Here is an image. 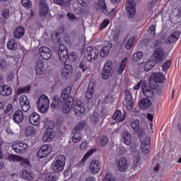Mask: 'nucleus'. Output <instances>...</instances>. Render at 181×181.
<instances>
[{
    "mask_svg": "<svg viewBox=\"0 0 181 181\" xmlns=\"http://www.w3.org/2000/svg\"><path fill=\"white\" fill-rule=\"evenodd\" d=\"M19 104L24 112H28L30 110V102L26 95H23L20 97Z\"/></svg>",
    "mask_w": 181,
    "mask_h": 181,
    "instance_id": "obj_8",
    "label": "nucleus"
},
{
    "mask_svg": "<svg viewBox=\"0 0 181 181\" xmlns=\"http://www.w3.org/2000/svg\"><path fill=\"white\" fill-rule=\"evenodd\" d=\"M134 42H135V37H132L127 42L125 47L127 50L131 49L132 46H134Z\"/></svg>",
    "mask_w": 181,
    "mask_h": 181,
    "instance_id": "obj_48",
    "label": "nucleus"
},
{
    "mask_svg": "<svg viewBox=\"0 0 181 181\" xmlns=\"http://www.w3.org/2000/svg\"><path fill=\"white\" fill-rule=\"evenodd\" d=\"M126 11H127L129 18H134L136 11L135 1L134 0H127L126 4Z\"/></svg>",
    "mask_w": 181,
    "mask_h": 181,
    "instance_id": "obj_11",
    "label": "nucleus"
},
{
    "mask_svg": "<svg viewBox=\"0 0 181 181\" xmlns=\"http://www.w3.org/2000/svg\"><path fill=\"white\" fill-rule=\"evenodd\" d=\"M153 62L163 63L165 60V49L162 47L157 48L153 53Z\"/></svg>",
    "mask_w": 181,
    "mask_h": 181,
    "instance_id": "obj_6",
    "label": "nucleus"
},
{
    "mask_svg": "<svg viewBox=\"0 0 181 181\" xmlns=\"http://www.w3.org/2000/svg\"><path fill=\"white\" fill-rule=\"evenodd\" d=\"M83 135L78 132L74 131V136H72V141L74 144H77V142H80L81 141Z\"/></svg>",
    "mask_w": 181,
    "mask_h": 181,
    "instance_id": "obj_41",
    "label": "nucleus"
},
{
    "mask_svg": "<svg viewBox=\"0 0 181 181\" xmlns=\"http://www.w3.org/2000/svg\"><path fill=\"white\" fill-rule=\"evenodd\" d=\"M54 4L57 5H60L61 6H66V4H70L71 0H53Z\"/></svg>",
    "mask_w": 181,
    "mask_h": 181,
    "instance_id": "obj_47",
    "label": "nucleus"
},
{
    "mask_svg": "<svg viewBox=\"0 0 181 181\" xmlns=\"http://www.w3.org/2000/svg\"><path fill=\"white\" fill-rule=\"evenodd\" d=\"M0 94L4 97H8L12 94V88L8 85H4L0 86Z\"/></svg>",
    "mask_w": 181,
    "mask_h": 181,
    "instance_id": "obj_23",
    "label": "nucleus"
},
{
    "mask_svg": "<svg viewBox=\"0 0 181 181\" xmlns=\"http://www.w3.org/2000/svg\"><path fill=\"white\" fill-rule=\"evenodd\" d=\"M23 118H24L23 112H22V110H16L14 112L13 116V120L16 124H19V122H22V121H23Z\"/></svg>",
    "mask_w": 181,
    "mask_h": 181,
    "instance_id": "obj_24",
    "label": "nucleus"
},
{
    "mask_svg": "<svg viewBox=\"0 0 181 181\" xmlns=\"http://www.w3.org/2000/svg\"><path fill=\"white\" fill-rule=\"evenodd\" d=\"M112 47V45L111 44L107 45V46L103 47V49L100 50V57H107Z\"/></svg>",
    "mask_w": 181,
    "mask_h": 181,
    "instance_id": "obj_36",
    "label": "nucleus"
},
{
    "mask_svg": "<svg viewBox=\"0 0 181 181\" xmlns=\"http://www.w3.org/2000/svg\"><path fill=\"white\" fill-rule=\"evenodd\" d=\"M74 112L76 115L80 117L81 114H84L86 112V108L81 102H77L76 105L74 107Z\"/></svg>",
    "mask_w": 181,
    "mask_h": 181,
    "instance_id": "obj_25",
    "label": "nucleus"
},
{
    "mask_svg": "<svg viewBox=\"0 0 181 181\" xmlns=\"http://www.w3.org/2000/svg\"><path fill=\"white\" fill-rule=\"evenodd\" d=\"M156 27L155 26V25L150 26L148 28L149 33H151V35H155V30H156Z\"/></svg>",
    "mask_w": 181,
    "mask_h": 181,
    "instance_id": "obj_62",
    "label": "nucleus"
},
{
    "mask_svg": "<svg viewBox=\"0 0 181 181\" xmlns=\"http://www.w3.org/2000/svg\"><path fill=\"white\" fill-rule=\"evenodd\" d=\"M179 37H180V32L175 31L168 37V42L170 44L174 43V42H176Z\"/></svg>",
    "mask_w": 181,
    "mask_h": 181,
    "instance_id": "obj_37",
    "label": "nucleus"
},
{
    "mask_svg": "<svg viewBox=\"0 0 181 181\" xmlns=\"http://www.w3.org/2000/svg\"><path fill=\"white\" fill-rule=\"evenodd\" d=\"M98 119H100V115L98 112H94L90 117L91 122L95 125H97V122H98Z\"/></svg>",
    "mask_w": 181,
    "mask_h": 181,
    "instance_id": "obj_43",
    "label": "nucleus"
},
{
    "mask_svg": "<svg viewBox=\"0 0 181 181\" xmlns=\"http://www.w3.org/2000/svg\"><path fill=\"white\" fill-rule=\"evenodd\" d=\"M30 122L32 125L37 126L40 122V116L37 112H33L30 116Z\"/></svg>",
    "mask_w": 181,
    "mask_h": 181,
    "instance_id": "obj_26",
    "label": "nucleus"
},
{
    "mask_svg": "<svg viewBox=\"0 0 181 181\" xmlns=\"http://www.w3.org/2000/svg\"><path fill=\"white\" fill-rule=\"evenodd\" d=\"M12 149L16 153H25L26 149H28V145L22 142L16 143L12 145Z\"/></svg>",
    "mask_w": 181,
    "mask_h": 181,
    "instance_id": "obj_14",
    "label": "nucleus"
},
{
    "mask_svg": "<svg viewBox=\"0 0 181 181\" xmlns=\"http://www.w3.org/2000/svg\"><path fill=\"white\" fill-rule=\"evenodd\" d=\"M21 177L23 179H25V180H33V177L35 176V174H33V172H31L30 170H24L21 172Z\"/></svg>",
    "mask_w": 181,
    "mask_h": 181,
    "instance_id": "obj_28",
    "label": "nucleus"
},
{
    "mask_svg": "<svg viewBox=\"0 0 181 181\" xmlns=\"http://www.w3.org/2000/svg\"><path fill=\"white\" fill-rule=\"evenodd\" d=\"M100 144L102 146H105L108 144V137L107 136H103L100 138Z\"/></svg>",
    "mask_w": 181,
    "mask_h": 181,
    "instance_id": "obj_58",
    "label": "nucleus"
},
{
    "mask_svg": "<svg viewBox=\"0 0 181 181\" xmlns=\"http://www.w3.org/2000/svg\"><path fill=\"white\" fill-rule=\"evenodd\" d=\"M112 69V62L111 61H107L104 66V68L102 71V78L103 80H107L108 77H110V74H111V70Z\"/></svg>",
    "mask_w": 181,
    "mask_h": 181,
    "instance_id": "obj_13",
    "label": "nucleus"
},
{
    "mask_svg": "<svg viewBox=\"0 0 181 181\" xmlns=\"http://www.w3.org/2000/svg\"><path fill=\"white\" fill-rule=\"evenodd\" d=\"M52 153V146L47 144V145H43L40 149L37 152V156L40 159L43 158H46L47 155H50Z\"/></svg>",
    "mask_w": 181,
    "mask_h": 181,
    "instance_id": "obj_9",
    "label": "nucleus"
},
{
    "mask_svg": "<svg viewBox=\"0 0 181 181\" xmlns=\"http://www.w3.org/2000/svg\"><path fill=\"white\" fill-rule=\"evenodd\" d=\"M39 52L40 57L44 60H49L52 57V50L47 47H41Z\"/></svg>",
    "mask_w": 181,
    "mask_h": 181,
    "instance_id": "obj_15",
    "label": "nucleus"
},
{
    "mask_svg": "<svg viewBox=\"0 0 181 181\" xmlns=\"http://www.w3.org/2000/svg\"><path fill=\"white\" fill-rule=\"evenodd\" d=\"M131 127L134 132H138L139 130V120H134L131 122Z\"/></svg>",
    "mask_w": 181,
    "mask_h": 181,
    "instance_id": "obj_44",
    "label": "nucleus"
},
{
    "mask_svg": "<svg viewBox=\"0 0 181 181\" xmlns=\"http://www.w3.org/2000/svg\"><path fill=\"white\" fill-rule=\"evenodd\" d=\"M56 133L53 129H48L44 134L42 137L43 142H52V140L54 139Z\"/></svg>",
    "mask_w": 181,
    "mask_h": 181,
    "instance_id": "obj_16",
    "label": "nucleus"
},
{
    "mask_svg": "<svg viewBox=\"0 0 181 181\" xmlns=\"http://www.w3.org/2000/svg\"><path fill=\"white\" fill-rule=\"evenodd\" d=\"M40 6V16L43 18L47 15L49 12V6L47 5V0H40L39 1Z\"/></svg>",
    "mask_w": 181,
    "mask_h": 181,
    "instance_id": "obj_12",
    "label": "nucleus"
},
{
    "mask_svg": "<svg viewBox=\"0 0 181 181\" xmlns=\"http://www.w3.org/2000/svg\"><path fill=\"white\" fill-rule=\"evenodd\" d=\"M61 107H62V111L64 114L70 112V110H71V105L68 104L67 102L62 103Z\"/></svg>",
    "mask_w": 181,
    "mask_h": 181,
    "instance_id": "obj_42",
    "label": "nucleus"
},
{
    "mask_svg": "<svg viewBox=\"0 0 181 181\" xmlns=\"http://www.w3.org/2000/svg\"><path fill=\"white\" fill-rule=\"evenodd\" d=\"M128 63V58L125 57L124 59L122 60L119 65V68L117 69V73L119 74H122L124 73V70L127 68V64Z\"/></svg>",
    "mask_w": 181,
    "mask_h": 181,
    "instance_id": "obj_32",
    "label": "nucleus"
},
{
    "mask_svg": "<svg viewBox=\"0 0 181 181\" xmlns=\"http://www.w3.org/2000/svg\"><path fill=\"white\" fill-rule=\"evenodd\" d=\"M100 54V51L92 47H88L83 51V57L87 62H93V60H97L98 59V55Z\"/></svg>",
    "mask_w": 181,
    "mask_h": 181,
    "instance_id": "obj_4",
    "label": "nucleus"
},
{
    "mask_svg": "<svg viewBox=\"0 0 181 181\" xmlns=\"http://www.w3.org/2000/svg\"><path fill=\"white\" fill-rule=\"evenodd\" d=\"M117 169L119 172H125L128 169V160L125 158H120L117 162Z\"/></svg>",
    "mask_w": 181,
    "mask_h": 181,
    "instance_id": "obj_20",
    "label": "nucleus"
},
{
    "mask_svg": "<svg viewBox=\"0 0 181 181\" xmlns=\"http://www.w3.org/2000/svg\"><path fill=\"white\" fill-rule=\"evenodd\" d=\"M132 173H134V175H136L139 173V166L138 165H134L133 168L131 169Z\"/></svg>",
    "mask_w": 181,
    "mask_h": 181,
    "instance_id": "obj_60",
    "label": "nucleus"
},
{
    "mask_svg": "<svg viewBox=\"0 0 181 181\" xmlns=\"http://www.w3.org/2000/svg\"><path fill=\"white\" fill-rule=\"evenodd\" d=\"M123 141L125 145L129 146L131 145V142L132 141V136H131V134L127 131L123 132Z\"/></svg>",
    "mask_w": 181,
    "mask_h": 181,
    "instance_id": "obj_35",
    "label": "nucleus"
},
{
    "mask_svg": "<svg viewBox=\"0 0 181 181\" xmlns=\"http://www.w3.org/2000/svg\"><path fill=\"white\" fill-rule=\"evenodd\" d=\"M66 16H68L69 19H71V21H75V19L77 20V17H76V16H74V14H71L70 13H68L66 14Z\"/></svg>",
    "mask_w": 181,
    "mask_h": 181,
    "instance_id": "obj_64",
    "label": "nucleus"
},
{
    "mask_svg": "<svg viewBox=\"0 0 181 181\" xmlns=\"http://www.w3.org/2000/svg\"><path fill=\"white\" fill-rule=\"evenodd\" d=\"M139 106L144 110H148L152 107V102L149 100V98H144L140 101Z\"/></svg>",
    "mask_w": 181,
    "mask_h": 181,
    "instance_id": "obj_29",
    "label": "nucleus"
},
{
    "mask_svg": "<svg viewBox=\"0 0 181 181\" xmlns=\"http://www.w3.org/2000/svg\"><path fill=\"white\" fill-rule=\"evenodd\" d=\"M103 181H115V177L111 173H107L104 177Z\"/></svg>",
    "mask_w": 181,
    "mask_h": 181,
    "instance_id": "obj_54",
    "label": "nucleus"
},
{
    "mask_svg": "<svg viewBox=\"0 0 181 181\" xmlns=\"http://www.w3.org/2000/svg\"><path fill=\"white\" fill-rule=\"evenodd\" d=\"M87 145H88V143H87V141H82L79 146L81 151H84L87 149Z\"/></svg>",
    "mask_w": 181,
    "mask_h": 181,
    "instance_id": "obj_59",
    "label": "nucleus"
},
{
    "mask_svg": "<svg viewBox=\"0 0 181 181\" xmlns=\"http://www.w3.org/2000/svg\"><path fill=\"white\" fill-rule=\"evenodd\" d=\"M165 81V76L163 74L158 72H153L151 74V76L149 77L148 83L150 86H153V84H156V83H163Z\"/></svg>",
    "mask_w": 181,
    "mask_h": 181,
    "instance_id": "obj_7",
    "label": "nucleus"
},
{
    "mask_svg": "<svg viewBox=\"0 0 181 181\" xmlns=\"http://www.w3.org/2000/svg\"><path fill=\"white\" fill-rule=\"evenodd\" d=\"M44 70L45 63L40 60L37 61L35 64L36 74H37L38 76H42V74L43 73Z\"/></svg>",
    "mask_w": 181,
    "mask_h": 181,
    "instance_id": "obj_27",
    "label": "nucleus"
},
{
    "mask_svg": "<svg viewBox=\"0 0 181 181\" xmlns=\"http://www.w3.org/2000/svg\"><path fill=\"white\" fill-rule=\"evenodd\" d=\"M21 4L24 8H27L28 9H30L33 6L31 0H22Z\"/></svg>",
    "mask_w": 181,
    "mask_h": 181,
    "instance_id": "obj_51",
    "label": "nucleus"
},
{
    "mask_svg": "<svg viewBox=\"0 0 181 181\" xmlns=\"http://www.w3.org/2000/svg\"><path fill=\"white\" fill-rule=\"evenodd\" d=\"M90 172L93 175H97V173H98L101 169V165L100 164V162H98L97 160H92L90 162Z\"/></svg>",
    "mask_w": 181,
    "mask_h": 181,
    "instance_id": "obj_19",
    "label": "nucleus"
},
{
    "mask_svg": "<svg viewBox=\"0 0 181 181\" xmlns=\"http://www.w3.org/2000/svg\"><path fill=\"white\" fill-rule=\"evenodd\" d=\"M125 100L127 102V107L129 111L132 110L134 108V99H132V93L129 90H126Z\"/></svg>",
    "mask_w": 181,
    "mask_h": 181,
    "instance_id": "obj_18",
    "label": "nucleus"
},
{
    "mask_svg": "<svg viewBox=\"0 0 181 181\" xmlns=\"http://www.w3.org/2000/svg\"><path fill=\"white\" fill-rule=\"evenodd\" d=\"M8 160L9 162H19L21 160V156L15 155V154H11L8 158Z\"/></svg>",
    "mask_w": 181,
    "mask_h": 181,
    "instance_id": "obj_46",
    "label": "nucleus"
},
{
    "mask_svg": "<svg viewBox=\"0 0 181 181\" xmlns=\"http://www.w3.org/2000/svg\"><path fill=\"white\" fill-rule=\"evenodd\" d=\"M18 162H21V166H30V162L28 158H24L23 157H21V159Z\"/></svg>",
    "mask_w": 181,
    "mask_h": 181,
    "instance_id": "obj_53",
    "label": "nucleus"
},
{
    "mask_svg": "<svg viewBox=\"0 0 181 181\" xmlns=\"http://www.w3.org/2000/svg\"><path fill=\"white\" fill-rule=\"evenodd\" d=\"M141 90L143 94L147 97V98H152V97H153V89L152 88V85L143 83L141 84Z\"/></svg>",
    "mask_w": 181,
    "mask_h": 181,
    "instance_id": "obj_10",
    "label": "nucleus"
},
{
    "mask_svg": "<svg viewBox=\"0 0 181 181\" xmlns=\"http://www.w3.org/2000/svg\"><path fill=\"white\" fill-rule=\"evenodd\" d=\"M35 132H36V129H35V127H28L25 131L27 136H31Z\"/></svg>",
    "mask_w": 181,
    "mask_h": 181,
    "instance_id": "obj_55",
    "label": "nucleus"
},
{
    "mask_svg": "<svg viewBox=\"0 0 181 181\" xmlns=\"http://www.w3.org/2000/svg\"><path fill=\"white\" fill-rule=\"evenodd\" d=\"M79 69H81L83 73H84V71H86V70L90 69V62L87 61V59L84 58V59H82L79 63Z\"/></svg>",
    "mask_w": 181,
    "mask_h": 181,
    "instance_id": "obj_34",
    "label": "nucleus"
},
{
    "mask_svg": "<svg viewBox=\"0 0 181 181\" xmlns=\"http://www.w3.org/2000/svg\"><path fill=\"white\" fill-rule=\"evenodd\" d=\"M141 151L143 153H149L151 152V137H146L141 143Z\"/></svg>",
    "mask_w": 181,
    "mask_h": 181,
    "instance_id": "obj_17",
    "label": "nucleus"
},
{
    "mask_svg": "<svg viewBox=\"0 0 181 181\" xmlns=\"http://www.w3.org/2000/svg\"><path fill=\"white\" fill-rule=\"evenodd\" d=\"M45 181H57V177L54 174H47Z\"/></svg>",
    "mask_w": 181,
    "mask_h": 181,
    "instance_id": "obj_57",
    "label": "nucleus"
},
{
    "mask_svg": "<svg viewBox=\"0 0 181 181\" xmlns=\"http://www.w3.org/2000/svg\"><path fill=\"white\" fill-rule=\"evenodd\" d=\"M58 56L59 60L63 63L67 62V59L70 62H76L77 59V54L76 52H71L69 55V51L67 50V47L64 45H60L59 47Z\"/></svg>",
    "mask_w": 181,
    "mask_h": 181,
    "instance_id": "obj_1",
    "label": "nucleus"
},
{
    "mask_svg": "<svg viewBox=\"0 0 181 181\" xmlns=\"http://www.w3.org/2000/svg\"><path fill=\"white\" fill-rule=\"evenodd\" d=\"M13 33L15 39H21L25 35V28L23 26H18Z\"/></svg>",
    "mask_w": 181,
    "mask_h": 181,
    "instance_id": "obj_31",
    "label": "nucleus"
},
{
    "mask_svg": "<svg viewBox=\"0 0 181 181\" xmlns=\"http://www.w3.org/2000/svg\"><path fill=\"white\" fill-rule=\"evenodd\" d=\"M7 47L9 50H16L18 49V42L14 39H11L8 42Z\"/></svg>",
    "mask_w": 181,
    "mask_h": 181,
    "instance_id": "obj_39",
    "label": "nucleus"
},
{
    "mask_svg": "<svg viewBox=\"0 0 181 181\" xmlns=\"http://www.w3.org/2000/svg\"><path fill=\"white\" fill-rule=\"evenodd\" d=\"M155 66H156V62L153 60L148 61L144 65V70L145 71H150V70H152Z\"/></svg>",
    "mask_w": 181,
    "mask_h": 181,
    "instance_id": "obj_40",
    "label": "nucleus"
},
{
    "mask_svg": "<svg viewBox=\"0 0 181 181\" xmlns=\"http://www.w3.org/2000/svg\"><path fill=\"white\" fill-rule=\"evenodd\" d=\"M84 127H86V122H81L78 123V125H76L74 128L75 132H78V131H81V129H83V128H84Z\"/></svg>",
    "mask_w": 181,
    "mask_h": 181,
    "instance_id": "obj_56",
    "label": "nucleus"
},
{
    "mask_svg": "<svg viewBox=\"0 0 181 181\" xmlns=\"http://www.w3.org/2000/svg\"><path fill=\"white\" fill-rule=\"evenodd\" d=\"M29 91H30V86H27L21 88H19L18 90V94H23V93L28 94Z\"/></svg>",
    "mask_w": 181,
    "mask_h": 181,
    "instance_id": "obj_50",
    "label": "nucleus"
},
{
    "mask_svg": "<svg viewBox=\"0 0 181 181\" xmlns=\"http://www.w3.org/2000/svg\"><path fill=\"white\" fill-rule=\"evenodd\" d=\"M64 102H62L59 96H54L52 98V103L51 104L52 108H57V107H62V104H63Z\"/></svg>",
    "mask_w": 181,
    "mask_h": 181,
    "instance_id": "obj_33",
    "label": "nucleus"
},
{
    "mask_svg": "<svg viewBox=\"0 0 181 181\" xmlns=\"http://www.w3.org/2000/svg\"><path fill=\"white\" fill-rule=\"evenodd\" d=\"M95 87V85L94 84V82L90 81L89 83L88 89L85 93L86 98L88 100H91L93 98V95H94V88Z\"/></svg>",
    "mask_w": 181,
    "mask_h": 181,
    "instance_id": "obj_22",
    "label": "nucleus"
},
{
    "mask_svg": "<svg viewBox=\"0 0 181 181\" xmlns=\"http://www.w3.org/2000/svg\"><path fill=\"white\" fill-rule=\"evenodd\" d=\"M3 18H5V19L9 18V11L8 10H4L2 13Z\"/></svg>",
    "mask_w": 181,
    "mask_h": 181,
    "instance_id": "obj_63",
    "label": "nucleus"
},
{
    "mask_svg": "<svg viewBox=\"0 0 181 181\" xmlns=\"http://www.w3.org/2000/svg\"><path fill=\"white\" fill-rule=\"evenodd\" d=\"M97 151V149L95 148H91L83 156V159H82V162H86V160L87 159H88V158H90V156H91V155H93V153H94L95 152Z\"/></svg>",
    "mask_w": 181,
    "mask_h": 181,
    "instance_id": "obj_45",
    "label": "nucleus"
},
{
    "mask_svg": "<svg viewBox=\"0 0 181 181\" xmlns=\"http://www.w3.org/2000/svg\"><path fill=\"white\" fill-rule=\"evenodd\" d=\"M66 165V156L64 155H59L54 158L52 164V169L54 173H60L64 169Z\"/></svg>",
    "mask_w": 181,
    "mask_h": 181,
    "instance_id": "obj_2",
    "label": "nucleus"
},
{
    "mask_svg": "<svg viewBox=\"0 0 181 181\" xmlns=\"http://www.w3.org/2000/svg\"><path fill=\"white\" fill-rule=\"evenodd\" d=\"M108 25H110V21L108 20L103 21V22L100 25V29H105V27L108 26Z\"/></svg>",
    "mask_w": 181,
    "mask_h": 181,
    "instance_id": "obj_61",
    "label": "nucleus"
},
{
    "mask_svg": "<svg viewBox=\"0 0 181 181\" xmlns=\"http://www.w3.org/2000/svg\"><path fill=\"white\" fill-rule=\"evenodd\" d=\"M170 64H172V60L170 59L167 60L165 62H164L162 66L163 71H168V70H169V68L170 67Z\"/></svg>",
    "mask_w": 181,
    "mask_h": 181,
    "instance_id": "obj_52",
    "label": "nucleus"
},
{
    "mask_svg": "<svg viewBox=\"0 0 181 181\" xmlns=\"http://www.w3.org/2000/svg\"><path fill=\"white\" fill-rule=\"evenodd\" d=\"M96 9L101 10L103 13H107V4H105V0H98V4L95 6Z\"/></svg>",
    "mask_w": 181,
    "mask_h": 181,
    "instance_id": "obj_30",
    "label": "nucleus"
},
{
    "mask_svg": "<svg viewBox=\"0 0 181 181\" xmlns=\"http://www.w3.org/2000/svg\"><path fill=\"white\" fill-rule=\"evenodd\" d=\"M50 107V100L49 97L45 95H42L37 101V107L39 112L41 114H46Z\"/></svg>",
    "mask_w": 181,
    "mask_h": 181,
    "instance_id": "obj_3",
    "label": "nucleus"
},
{
    "mask_svg": "<svg viewBox=\"0 0 181 181\" xmlns=\"http://www.w3.org/2000/svg\"><path fill=\"white\" fill-rule=\"evenodd\" d=\"M142 57H144V53L142 52H138L134 54L133 60L135 62H139Z\"/></svg>",
    "mask_w": 181,
    "mask_h": 181,
    "instance_id": "obj_49",
    "label": "nucleus"
},
{
    "mask_svg": "<svg viewBox=\"0 0 181 181\" xmlns=\"http://www.w3.org/2000/svg\"><path fill=\"white\" fill-rule=\"evenodd\" d=\"M71 93V87L67 86L65 88L61 93V103H69V104H73L74 103V98L70 95Z\"/></svg>",
    "mask_w": 181,
    "mask_h": 181,
    "instance_id": "obj_5",
    "label": "nucleus"
},
{
    "mask_svg": "<svg viewBox=\"0 0 181 181\" xmlns=\"http://www.w3.org/2000/svg\"><path fill=\"white\" fill-rule=\"evenodd\" d=\"M112 118L115 121H119V122L124 121V115H122V112H121V110L116 111L113 114Z\"/></svg>",
    "mask_w": 181,
    "mask_h": 181,
    "instance_id": "obj_38",
    "label": "nucleus"
},
{
    "mask_svg": "<svg viewBox=\"0 0 181 181\" xmlns=\"http://www.w3.org/2000/svg\"><path fill=\"white\" fill-rule=\"evenodd\" d=\"M73 73V66L70 64H65L64 67L62 69V76L64 78H69Z\"/></svg>",
    "mask_w": 181,
    "mask_h": 181,
    "instance_id": "obj_21",
    "label": "nucleus"
}]
</instances>
